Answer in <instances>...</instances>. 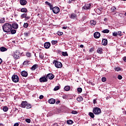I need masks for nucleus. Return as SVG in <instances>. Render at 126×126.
Wrapping results in <instances>:
<instances>
[{
  "label": "nucleus",
  "instance_id": "37998d69",
  "mask_svg": "<svg viewBox=\"0 0 126 126\" xmlns=\"http://www.w3.org/2000/svg\"><path fill=\"white\" fill-rule=\"evenodd\" d=\"M107 81V78H106V77H102L101 79V81H102V82H105V81Z\"/></svg>",
  "mask_w": 126,
  "mask_h": 126
},
{
  "label": "nucleus",
  "instance_id": "7c9ffc66",
  "mask_svg": "<svg viewBox=\"0 0 126 126\" xmlns=\"http://www.w3.org/2000/svg\"><path fill=\"white\" fill-rule=\"evenodd\" d=\"M67 124L68 125H72V124H73V121H72V120H67Z\"/></svg>",
  "mask_w": 126,
  "mask_h": 126
},
{
  "label": "nucleus",
  "instance_id": "6e6d98bb",
  "mask_svg": "<svg viewBox=\"0 0 126 126\" xmlns=\"http://www.w3.org/2000/svg\"><path fill=\"white\" fill-rule=\"evenodd\" d=\"M63 99H67V95H64L63 96Z\"/></svg>",
  "mask_w": 126,
  "mask_h": 126
},
{
  "label": "nucleus",
  "instance_id": "72a5a7b5",
  "mask_svg": "<svg viewBox=\"0 0 126 126\" xmlns=\"http://www.w3.org/2000/svg\"><path fill=\"white\" fill-rule=\"evenodd\" d=\"M62 55L63 56V57H67V56H68V55L67 54V52H62Z\"/></svg>",
  "mask_w": 126,
  "mask_h": 126
},
{
  "label": "nucleus",
  "instance_id": "c756f323",
  "mask_svg": "<svg viewBox=\"0 0 126 126\" xmlns=\"http://www.w3.org/2000/svg\"><path fill=\"white\" fill-rule=\"evenodd\" d=\"M36 67H37V64H34L31 68L32 70H35L36 69Z\"/></svg>",
  "mask_w": 126,
  "mask_h": 126
},
{
  "label": "nucleus",
  "instance_id": "6e6552de",
  "mask_svg": "<svg viewBox=\"0 0 126 126\" xmlns=\"http://www.w3.org/2000/svg\"><path fill=\"white\" fill-rule=\"evenodd\" d=\"M94 36L95 39H98L101 36V34L99 32H95L94 33Z\"/></svg>",
  "mask_w": 126,
  "mask_h": 126
},
{
  "label": "nucleus",
  "instance_id": "ddd939ff",
  "mask_svg": "<svg viewBox=\"0 0 126 126\" xmlns=\"http://www.w3.org/2000/svg\"><path fill=\"white\" fill-rule=\"evenodd\" d=\"M44 47L45 49H49L50 47H51V43L50 42H45Z\"/></svg>",
  "mask_w": 126,
  "mask_h": 126
},
{
  "label": "nucleus",
  "instance_id": "5701e85b",
  "mask_svg": "<svg viewBox=\"0 0 126 126\" xmlns=\"http://www.w3.org/2000/svg\"><path fill=\"white\" fill-rule=\"evenodd\" d=\"M77 101L78 102H82V101H83V98L82 96H79L77 98Z\"/></svg>",
  "mask_w": 126,
  "mask_h": 126
},
{
  "label": "nucleus",
  "instance_id": "f8f14e48",
  "mask_svg": "<svg viewBox=\"0 0 126 126\" xmlns=\"http://www.w3.org/2000/svg\"><path fill=\"white\" fill-rule=\"evenodd\" d=\"M103 10V8L99 7L97 8L95 10V12L97 13V14H101L102 13V11Z\"/></svg>",
  "mask_w": 126,
  "mask_h": 126
},
{
  "label": "nucleus",
  "instance_id": "a19ab883",
  "mask_svg": "<svg viewBox=\"0 0 126 126\" xmlns=\"http://www.w3.org/2000/svg\"><path fill=\"white\" fill-rule=\"evenodd\" d=\"M25 121L28 124H30L31 123V120H30V119H26Z\"/></svg>",
  "mask_w": 126,
  "mask_h": 126
},
{
  "label": "nucleus",
  "instance_id": "4d7b16f0",
  "mask_svg": "<svg viewBox=\"0 0 126 126\" xmlns=\"http://www.w3.org/2000/svg\"><path fill=\"white\" fill-rule=\"evenodd\" d=\"M43 98H44V95H40L39 96V99H43Z\"/></svg>",
  "mask_w": 126,
  "mask_h": 126
},
{
  "label": "nucleus",
  "instance_id": "69168bd1",
  "mask_svg": "<svg viewBox=\"0 0 126 126\" xmlns=\"http://www.w3.org/2000/svg\"><path fill=\"white\" fill-rule=\"evenodd\" d=\"M60 102V100H58L56 101V104H59V103Z\"/></svg>",
  "mask_w": 126,
  "mask_h": 126
},
{
  "label": "nucleus",
  "instance_id": "774afa93",
  "mask_svg": "<svg viewBox=\"0 0 126 126\" xmlns=\"http://www.w3.org/2000/svg\"><path fill=\"white\" fill-rule=\"evenodd\" d=\"M0 126H3V125L1 123H0Z\"/></svg>",
  "mask_w": 126,
  "mask_h": 126
},
{
  "label": "nucleus",
  "instance_id": "680f3d73",
  "mask_svg": "<svg viewBox=\"0 0 126 126\" xmlns=\"http://www.w3.org/2000/svg\"><path fill=\"white\" fill-rule=\"evenodd\" d=\"M63 29H67V27H63Z\"/></svg>",
  "mask_w": 126,
  "mask_h": 126
},
{
  "label": "nucleus",
  "instance_id": "a211bd4d",
  "mask_svg": "<svg viewBox=\"0 0 126 126\" xmlns=\"http://www.w3.org/2000/svg\"><path fill=\"white\" fill-rule=\"evenodd\" d=\"M48 102L50 104H55V103H56V99L50 98L48 100Z\"/></svg>",
  "mask_w": 126,
  "mask_h": 126
},
{
  "label": "nucleus",
  "instance_id": "4c0bfd02",
  "mask_svg": "<svg viewBox=\"0 0 126 126\" xmlns=\"http://www.w3.org/2000/svg\"><path fill=\"white\" fill-rule=\"evenodd\" d=\"M60 89V86H56L54 88V91H58V90H59Z\"/></svg>",
  "mask_w": 126,
  "mask_h": 126
},
{
  "label": "nucleus",
  "instance_id": "603ef678",
  "mask_svg": "<svg viewBox=\"0 0 126 126\" xmlns=\"http://www.w3.org/2000/svg\"><path fill=\"white\" fill-rule=\"evenodd\" d=\"M71 113H72V114L75 115V114H77V111L73 110Z\"/></svg>",
  "mask_w": 126,
  "mask_h": 126
},
{
  "label": "nucleus",
  "instance_id": "4468645a",
  "mask_svg": "<svg viewBox=\"0 0 126 126\" xmlns=\"http://www.w3.org/2000/svg\"><path fill=\"white\" fill-rule=\"evenodd\" d=\"M27 102L26 101H22V103L21 104V107L22 108H26V106H27Z\"/></svg>",
  "mask_w": 126,
  "mask_h": 126
},
{
  "label": "nucleus",
  "instance_id": "2f4dec72",
  "mask_svg": "<svg viewBox=\"0 0 126 126\" xmlns=\"http://www.w3.org/2000/svg\"><path fill=\"white\" fill-rule=\"evenodd\" d=\"M26 108V109H31L32 108V105H31V104L27 103V105Z\"/></svg>",
  "mask_w": 126,
  "mask_h": 126
},
{
  "label": "nucleus",
  "instance_id": "393cba45",
  "mask_svg": "<svg viewBox=\"0 0 126 126\" xmlns=\"http://www.w3.org/2000/svg\"><path fill=\"white\" fill-rule=\"evenodd\" d=\"M21 12H24L26 13L27 12V8H22L21 9Z\"/></svg>",
  "mask_w": 126,
  "mask_h": 126
},
{
  "label": "nucleus",
  "instance_id": "de8ad7c7",
  "mask_svg": "<svg viewBox=\"0 0 126 126\" xmlns=\"http://www.w3.org/2000/svg\"><path fill=\"white\" fill-rule=\"evenodd\" d=\"M26 56L27 57H28V58H30V57H31V53L28 52L26 54Z\"/></svg>",
  "mask_w": 126,
  "mask_h": 126
},
{
  "label": "nucleus",
  "instance_id": "1a4fd4ad",
  "mask_svg": "<svg viewBox=\"0 0 126 126\" xmlns=\"http://www.w3.org/2000/svg\"><path fill=\"white\" fill-rule=\"evenodd\" d=\"M55 77V75L52 73H49L47 74L46 78H48L49 79L52 80L54 79Z\"/></svg>",
  "mask_w": 126,
  "mask_h": 126
},
{
  "label": "nucleus",
  "instance_id": "e433bc0d",
  "mask_svg": "<svg viewBox=\"0 0 126 126\" xmlns=\"http://www.w3.org/2000/svg\"><path fill=\"white\" fill-rule=\"evenodd\" d=\"M112 35L114 37H117V36H118V32H113Z\"/></svg>",
  "mask_w": 126,
  "mask_h": 126
},
{
  "label": "nucleus",
  "instance_id": "13d9d810",
  "mask_svg": "<svg viewBox=\"0 0 126 126\" xmlns=\"http://www.w3.org/2000/svg\"><path fill=\"white\" fill-rule=\"evenodd\" d=\"M19 126V124H18V123H15L14 125V126Z\"/></svg>",
  "mask_w": 126,
  "mask_h": 126
},
{
  "label": "nucleus",
  "instance_id": "cd10ccee",
  "mask_svg": "<svg viewBox=\"0 0 126 126\" xmlns=\"http://www.w3.org/2000/svg\"><path fill=\"white\" fill-rule=\"evenodd\" d=\"M101 32L102 33H109L110 32V30L108 29H105V30H104L103 31H102Z\"/></svg>",
  "mask_w": 126,
  "mask_h": 126
},
{
  "label": "nucleus",
  "instance_id": "f257e3e1",
  "mask_svg": "<svg viewBox=\"0 0 126 126\" xmlns=\"http://www.w3.org/2000/svg\"><path fill=\"white\" fill-rule=\"evenodd\" d=\"M12 29V26L11 24L5 23L2 26V30L5 33H9Z\"/></svg>",
  "mask_w": 126,
  "mask_h": 126
},
{
  "label": "nucleus",
  "instance_id": "a878e982",
  "mask_svg": "<svg viewBox=\"0 0 126 126\" xmlns=\"http://www.w3.org/2000/svg\"><path fill=\"white\" fill-rule=\"evenodd\" d=\"M26 16H27V14H26V13L22 14L21 15V19H23V18H26Z\"/></svg>",
  "mask_w": 126,
  "mask_h": 126
},
{
  "label": "nucleus",
  "instance_id": "79ce46f5",
  "mask_svg": "<svg viewBox=\"0 0 126 126\" xmlns=\"http://www.w3.org/2000/svg\"><path fill=\"white\" fill-rule=\"evenodd\" d=\"M51 42H52V44L53 45H56V44H57V43H58V41H57V40H52Z\"/></svg>",
  "mask_w": 126,
  "mask_h": 126
},
{
  "label": "nucleus",
  "instance_id": "473e14b6",
  "mask_svg": "<svg viewBox=\"0 0 126 126\" xmlns=\"http://www.w3.org/2000/svg\"><path fill=\"white\" fill-rule=\"evenodd\" d=\"M11 32V34H15V33H16V30H14V29H12L11 30V31L10 32Z\"/></svg>",
  "mask_w": 126,
  "mask_h": 126
},
{
  "label": "nucleus",
  "instance_id": "c85d7f7f",
  "mask_svg": "<svg viewBox=\"0 0 126 126\" xmlns=\"http://www.w3.org/2000/svg\"><path fill=\"white\" fill-rule=\"evenodd\" d=\"M2 110L4 112H7L8 111V107L7 106H4Z\"/></svg>",
  "mask_w": 126,
  "mask_h": 126
},
{
  "label": "nucleus",
  "instance_id": "a18cd8bd",
  "mask_svg": "<svg viewBox=\"0 0 126 126\" xmlns=\"http://www.w3.org/2000/svg\"><path fill=\"white\" fill-rule=\"evenodd\" d=\"M29 63V62H28V61H25V62L23 63V64L24 65H27V64H28Z\"/></svg>",
  "mask_w": 126,
  "mask_h": 126
},
{
  "label": "nucleus",
  "instance_id": "4be33fe9",
  "mask_svg": "<svg viewBox=\"0 0 126 126\" xmlns=\"http://www.w3.org/2000/svg\"><path fill=\"white\" fill-rule=\"evenodd\" d=\"M0 50L1 52H6V51H7V49L6 48L2 46L0 48Z\"/></svg>",
  "mask_w": 126,
  "mask_h": 126
},
{
  "label": "nucleus",
  "instance_id": "423d86ee",
  "mask_svg": "<svg viewBox=\"0 0 126 126\" xmlns=\"http://www.w3.org/2000/svg\"><path fill=\"white\" fill-rule=\"evenodd\" d=\"M52 11L53 13L57 14L60 12V8L57 6H55L52 8Z\"/></svg>",
  "mask_w": 126,
  "mask_h": 126
},
{
  "label": "nucleus",
  "instance_id": "49530a36",
  "mask_svg": "<svg viewBox=\"0 0 126 126\" xmlns=\"http://www.w3.org/2000/svg\"><path fill=\"white\" fill-rule=\"evenodd\" d=\"M29 26V25H28V23H25L24 24V28H27V27H28Z\"/></svg>",
  "mask_w": 126,
  "mask_h": 126
},
{
  "label": "nucleus",
  "instance_id": "8fccbe9b",
  "mask_svg": "<svg viewBox=\"0 0 126 126\" xmlns=\"http://www.w3.org/2000/svg\"><path fill=\"white\" fill-rule=\"evenodd\" d=\"M118 79H119L120 80H121V79H122L123 76H122V75H119L118 76Z\"/></svg>",
  "mask_w": 126,
  "mask_h": 126
},
{
  "label": "nucleus",
  "instance_id": "f704fd0d",
  "mask_svg": "<svg viewBox=\"0 0 126 126\" xmlns=\"http://www.w3.org/2000/svg\"><path fill=\"white\" fill-rule=\"evenodd\" d=\"M89 116L91 117V118H92V119H94V114L92 112L89 113Z\"/></svg>",
  "mask_w": 126,
  "mask_h": 126
},
{
  "label": "nucleus",
  "instance_id": "2eb2a0df",
  "mask_svg": "<svg viewBox=\"0 0 126 126\" xmlns=\"http://www.w3.org/2000/svg\"><path fill=\"white\" fill-rule=\"evenodd\" d=\"M20 3L21 5H26L27 1L26 0H20Z\"/></svg>",
  "mask_w": 126,
  "mask_h": 126
},
{
  "label": "nucleus",
  "instance_id": "ea45409f",
  "mask_svg": "<svg viewBox=\"0 0 126 126\" xmlns=\"http://www.w3.org/2000/svg\"><path fill=\"white\" fill-rule=\"evenodd\" d=\"M77 91H78V92H79V93H81V92H82V88H78L77 89Z\"/></svg>",
  "mask_w": 126,
  "mask_h": 126
},
{
  "label": "nucleus",
  "instance_id": "9d476101",
  "mask_svg": "<svg viewBox=\"0 0 126 126\" xmlns=\"http://www.w3.org/2000/svg\"><path fill=\"white\" fill-rule=\"evenodd\" d=\"M39 81L40 82H47V81H48V80L47 79V78L46 77L44 76L40 78Z\"/></svg>",
  "mask_w": 126,
  "mask_h": 126
},
{
  "label": "nucleus",
  "instance_id": "7ed1b4c3",
  "mask_svg": "<svg viewBox=\"0 0 126 126\" xmlns=\"http://www.w3.org/2000/svg\"><path fill=\"white\" fill-rule=\"evenodd\" d=\"M13 58L15 59V60L20 59V52L18 50H16V52L14 53Z\"/></svg>",
  "mask_w": 126,
  "mask_h": 126
},
{
  "label": "nucleus",
  "instance_id": "5fc2aeb1",
  "mask_svg": "<svg viewBox=\"0 0 126 126\" xmlns=\"http://www.w3.org/2000/svg\"><path fill=\"white\" fill-rule=\"evenodd\" d=\"M29 19H30V17H27V16H26V18H25V20H29Z\"/></svg>",
  "mask_w": 126,
  "mask_h": 126
},
{
  "label": "nucleus",
  "instance_id": "bb28decb",
  "mask_svg": "<svg viewBox=\"0 0 126 126\" xmlns=\"http://www.w3.org/2000/svg\"><path fill=\"white\" fill-rule=\"evenodd\" d=\"M91 25L92 26H94V25H96V21H94V20L91 21Z\"/></svg>",
  "mask_w": 126,
  "mask_h": 126
},
{
  "label": "nucleus",
  "instance_id": "412c9836",
  "mask_svg": "<svg viewBox=\"0 0 126 126\" xmlns=\"http://www.w3.org/2000/svg\"><path fill=\"white\" fill-rule=\"evenodd\" d=\"M102 51L103 49H102V47H99L96 50V53H98V54H103Z\"/></svg>",
  "mask_w": 126,
  "mask_h": 126
},
{
  "label": "nucleus",
  "instance_id": "9b49d317",
  "mask_svg": "<svg viewBox=\"0 0 126 126\" xmlns=\"http://www.w3.org/2000/svg\"><path fill=\"white\" fill-rule=\"evenodd\" d=\"M21 74L24 77H27L28 76V73L26 71H23L21 72Z\"/></svg>",
  "mask_w": 126,
  "mask_h": 126
},
{
  "label": "nucleus",
  "instance_id": "6ab92c4d",
  "mask_svg": "<svg viewBox=\"0 0 126 126\" xmlns=\"http://www.w3.org/2000/svg\"><path fill=\"white\" fill-rule=\"evenodd\" d=\"M108 44V40L106 39H104L102 41V44L103 46H107V44Z\"/></svg>",
  "mask_w": 126,
  "mask_h": 126
},
{
  "label": "nucleus",
  "instance_id": "aec40b11",
  "mask_svg": "<svg viewBox=\"0 0 126 126\" xmlns=\"http://www.w3.org/2000/svg\"><path fill=\"white\" fill-rule=\"evenodd\" d=\"M12 28L13 29H17L18 28V24L16 23H13L12 25Z\"/></svg>",
  "mask_w": 126,
  "mask_h": 126
},
{
  "label": "nucleus",
  "instance_id": "dca6fc26",
  "mask_svg": "<svg viewBox=\"0 0 126 126\" xmlns=\"http://www.w3.org/2000/svg\"><path fill=\"white\" fill-rule=\"evenodd\" d=\"M77 16L75 13L71 14L70 18L71 19H76Z\"/></svg>",
  "mask_w": 126,
  "mask_h": 126
},
{
  "label": "nucleus",
  "instance_id": "58836bf2",
  "mask_svg": "<svg viewBox=\"0 0 126 126\" xmlns=\"http://www.w3.org/2000/svg\"><path fill=\"white\" fill-rule=\"evenodd\" d=\"M45 3L47 5H49V6H50V8H52V4L50 3V2H49L48 1H45Z\"/></svg>",
  "mask_w": 126,
  "mask_h": 126
},
{
  "label": "nucleus",
  "instance_id": "c9c22d12",
  "mask_svg": "<svg viewBox=\"0 0 126 126\" xmlns=\"http://www.w3.org/2000/svg\"><path fill=\"white\" fill-rule=\"evenodd\" d=\"M116 9H117V8H116V7H115L114 6H112L111 8V10L112 12H114V11H115V10H116Z\"/></svg>",
  "mask_w": 126,
  "mask_h": 126
},
{
  "label": "nucleus",
  "instance_id": "20e7f679",
  "mask_svg": "<svg viewBox=\"0 0 126 126\" xmlns=\"http://www.w3.org/2000/svg\"><path fill=\"white\" fill-rule=\"evenodd\" d=\"M12 80L13 82H15V83H17L19 81V77L17 75L14 74L12 76Z\"/></svg>",
  "mask_w": 126,
  "mask_h": 126
},
{
  "label": "nucleus",
  "instance_id": "f03ea898",
  "mask_svg": "<svg viewBox=\"0 0 126 126\" xmlns=\"http://www.w3.org/2000/svg\"><path fill=\"white\" fill-rule=\"evenodd\" d=\"M53 63L55 64L56 67H57V68H61V67H62L63 66L62 63L58 62L57 60H54Z\"/></svg>",
  "mask_w": 126,
  "mask_h": 126
},
{
  "label": "nucleus",
  "instance_id": "052dcab7",
  "mask_svg": "<svg viewBox=\"0 0 126 126\" xmlns=\"http://www.w3.org/2000/svg\"><path fill=\"white\" fill-rule=\"evenodd\" d=\"M123 61L126 63V57H125L123 59Z\"/></svg>",
  "mask_w": 126,
  "mask_h": 126
},
{
  "label": "nucleus",
  "instance_id": "0eeeda50",
  "mask_svg": "<svg viewBox=\"0 0 126 126\" xmlns=\"http://www.w3.org/2000/svg\"><path fill=\"white\" fill-rule=\"evenodd\" d=\"M91 8V3L85 4V5L83 7V9L85 10H87Z\"/></svg>",
  "mask_w": 126,
  "mask_h": 126
},
{
  "label": "nucleus",
  "instance_id": "bf43d9fd",
  "mask_svg": "<svg viewBox=\"0 0 126 126\" xmlns=\"http://www.w3.org/2000/svg\"><path fill=\"white\" fill-rule=\"evenodd\" d=\"M96 99H94V100H93V103H94V104H96Z\"/></svg>",
  "mask_w": 126,
  "mask_h": 126
},
{
  "label": "nucleus",
  "instance_id": "338daca9",
  "mask_svg": "<svg viewBox=\"0 0 126 126\" xmlns=\"http://www.w3.org/2000/svg\"><path fill=\"white\" fill-rule=\"evenodd\" d=\"M68 3H71V0H69L68 1Z\"/></svg>",
  "mask_w": 126,
  "mask_h": 126
},
{
  "label": "nucleus",
  "instance_id": "0e129e2a",
  "mask_svg": "<svg viewBox=\"0 0 126 126\" xmlns=\"http://www.w3.org/2000/svg\"><path fill=\"white\" fill-rule=\"evenodd\" d=\"M80 48H83V47H84V45L81 44L80 45Z\"/></svg>",
  "mask_w": 126,
  "mask_h": 126
},
{
  "label": "nucleus",
  "instance_id": "864d4df0",
  "mask_svg": "<svg viewBox=\"0 0 126 126\" xmlns=\"http://www.w3.org/2000/svg\"><path fill=\"white\" fill-rule=\"evenodd\" d=\"M115 69L117 71H120V70H121V68L120 67H116Z\"/></svg>",
  "mask_w": 126,
  "mask_h": 126
},
{
  "label": "nucleus",
  "instance_id": "e2e57ef3",
  "mask_svg": "<svg viewBox=\"0 0 126 126\" xmlns=\"http://www.w3.org/2000/svg\"><path fill=\"white\" fill-rule=\"evenodd\" d=\"M2 63V60H1V59L0 58V64Z\"/></svg>",
  "mask_w": 126,
  "mask_h": 126
},
{
  "label": "nucleus",
  "instance_id": "09e8293b",
  "mask_svg": "<svg viewBox=\"0 0 126 126\" xmlns=\"http://www.w3.org/2000/svg\"><path fill=\"white\" fill-rule=\"evenodd\" d=\"M117 35H118L119 36H120L121 37V36H122V32H121V31L118 32Z\"/></svg>",
  "mask_w": 126,
  "mask_h": 126
},
{
  "label": "nucleus",
  "instance_id": "3c124183",
  "mask_svg": "<svg viewBox=\"0 0 126 126\" xmlns=\"http://www.w3.org/2000/svg\"><path fill=\"white\" fill-rule=\"evenodd\" d=\"M58 35H59V36H62V35H63V32H57Z\"/></svg>",
  "mask_w": 126,
  "mask_h": 126
},
{
  "label": "nucleus",
  "instance_id": "f3484780",
  "mask_svg": "<svg viewBox=\"0 0 126 126\" xmlns=\"http://www.w3.org/2000/svg\"><path fill=\"white\" fill-rule=\"evenodd\" d=\"M24 37H25V38H28L31 35L30 32H26L24 33Z\"/></svg>",
  "mask_w": 126,
  "mask_h": 126
},
{
  "label": "nucleus",
  "instance_id": "c03bdc74",
  "mask_svg": "<svg viewBox=\"0 0 126 126\" xmlns=\"http://www.w3.org/2000/svg\"><path fill=\"white\" fill-rule=\"evenodd\" d=\"M39 58H40V59H41V60H43V59H44V54H40Z\"/></svg>",
  "mask_w": 126,
  "mask_h": 126
},
{
  "label": "nucleus",
  "instance_id": "b1692460",
  "mask_svg": "<svg viewBox=\"0 0 126 126\" xmlns=\"http://www.w3.org/2000/svg\"><path fill=\"white\" fill-rule=\"evenodd\" d=\"M64 89L65 91H69V90H70V87L69 86H66L64 87Z\"/></svg>",
  "mask_w": 126,
  "mask_h": 126
},
{
  "label": "nucleus",
  "instance_id": "39448f33",
  "mask_svg": "<svg viewBox=\"0 0 126 126\" xmlns=\"http://www.w3.org/2000/svg\"><path fill=\"white\" fill-rule=\"evenodd\" d=\"M94 115H99L101 113V109L99 107H95L93 110Z\"/></svg>",
  "mask_w": 126,
  "mask_h": 126
}]
</instances>
